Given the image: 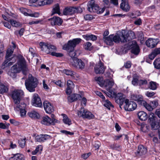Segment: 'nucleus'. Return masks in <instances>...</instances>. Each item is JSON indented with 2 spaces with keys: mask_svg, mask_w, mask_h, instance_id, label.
Here are the masks:
<instances>
[{
  "mask_svg": "<svg viewBox=\"0 0 160 160\" xmlns=\"http://www.w3.org/2000/svg\"><path fill=\"white\" fill-rule=\"evenodd\" d=\"M81 41V39L77 38L73 39L72 40L69 41L67 43L64 45L63 48L68 52L69 55L71 57L72 59L71 61H72V59L75 58L76 56V53L74 51V48L76 46L79 44Z\"/></svg>",
  "mask_w": 160,
  "mask_h": 160,
  "instance_id": "f257e3e1",
  "label": "nucleus"
},
{
  "mask_svg": "<svg viewBox=\"0 0 160 160\" xmlns=\"http://www.w3.org/2000/svg\"><path fill=\"white\" fill-rule=\"evenodd\" d=\"M38 83L37 78L32 74H29L28 78L25 82V84L26 89L29 92H32L35 91V88L37 86Z\"/></svg>",
  "mask_w": 160,
  "mask_h": 160,
  "instance_id": "f03ea898",
  "label": "nucleus"
},
{
  "mask_svg": "<svg viewBox=\"0 0 160 160\" xmlns=\"http://www.w3.org/2000/svg\"><path fill=\"white\" fill-rule=\"evenodd\" d=\"M22 70L23 71L27 70L26 62L23 58L20 59L18 64H15L11 68V71L12 72L16 73L19 72Z\"/></svg>",
  "mask_w": 160,
  "mask_h": 160,
  "instance_id": "7ed1b4c3",
  "label": "nucleus"
},
{
  "mask_svg": "<svg viewBox=\"0 0 160 160\" xmlns=\"http://www.w3.org/2000/svg\"><path fill=\"white\" fill-rule=\"evenodd\" d=\"M87 10L90 12H96L100 14L102 13L105 10V8H100L98 5L96 4L94 0L89 1L87 4Z\"/></svg>",
  "mask_w": 160,
  "mask_h": 160,
  "instance_id": "20e7f679",
  "label": "nucleus"
},
{
  "mask_svg": "<svg viewBox=\"0 0 160 160\" xmlns=\"http://www.w3.org/2000/svg\"><path fill=\"white\" fill-rule=\"evenodd\" d=\"M120 41L122 42H125L135 38L134 32L131 31L128 32L123 30L121 34H119Z\"/></svg>",
  "mask_w": 160,
  "mask_h": 160,
  "instance_id": "39448f33",
  "label": "nucleus"
},
{
  "mask_svg": "<svg viewBox=\"0 0 160 160\" xmlns=\"http://www.w3.org/2000/svg\"><path fill=\"white\" fill-rule=\"evenodd\" d=\"M13 52V49H8L6 56V60L2 64L3 66L5 67L11 66L13 63L16 62L17 59V57H13L11 58H9L12 55Z\"/></svg>",
  "mask_w": 160,
  "mask_h": 160,
  "instance_id": "423d86ee",
  "label": "nucleus"
},
{
  "mask_svg": "<svg viewBox=\"0 0 160 160\" xmlns=\"http://www.w3.org/2000/svg\"><path fill=\"white\" fill-rule=\"evenodd\" d=\"M120 39L119 35L114 36L112 34L106 37L103 38V40L107 45H112L113 44V42L116 43H119L120 41Z\"/></svg>",
  "mask_w": 160,
  "mask_h": 160,
  "instance_id": "0eeeda50",
  "label": "nucleus"
},
{
  "mask_svg": "<svg viewBox=\"0 0 160 160\" xmlns=\"http://www.w3.org/2000/svg\"><path fill=\"white\" fill-rule=\"evenodd\" d=\"M70 64L77 69L82 70L86 67V63L80 59L76 58L72 59L70 62Z\"/></svg>",
  "mask_w": 160,
  "mask_h": 160,
  "instance_id": "6e6552de",
  "label": "nucleus"
},
{
  "mask_svg": "<svg viewBox=\"0 0 160 160\" xmlns=\"http://www.w3.org/2000/svg\"><path fill=\"white\" fill-rule=\"evenodd\" d=\"M83 11L80 7L66 8L63 10L64 15H71L75 13H81Z\"/></svg>",
  "mask_w": 160,
  "mask_h": 160,
  "instance_id": "1a4fd4ad",
  "label": "nucleus"
},
{
  "mask_svg": "<svg viewBox=\"0 0 160 160\" xmlns=\"http://www.w3.org/2000/svg\"><path fill=\"white\" fill-rule=\"evenodd\" d=\"M124 108L126 111H131L134 110L137 108V105L134 101H129L128 99H126L125 101Z\"/></svg>",
  "mask_w": 160,
  "mask_h": 160,
  "instance_id": "9d476101",
  "label": "nucleus"
},
{
  "mask_svg": "<svg viewBox=\"0 0 160 160\" xmlns=\"http://www.w3.org/2000/svg\"><path fill=\"white\" fill-rule=\"evenodd\" d=\"M24 92L21 90H17L12 92V98L14 103L20 102L21 97L23 95Z\"/></svg>",
  "mask_w": 160,
  "mask_h": 160,
  "instance_id": "9b49d317",
  "label": "nucleus"
},
{
  "mask_svg": "<svg viewBox=\"0 0 160 160\" xmlns=\"http://www.w3.org/2000/svg\"><path fill=\"white\" fill-rule=\"evenodd\" d=\"M77 114L79 117H82L89 119H92L94 117V115L91 112L84 110L83 108H81L80 110L78 111Z\"/></svg>",
  "mask_w": 160,
  "mask_h": 160,
  "instance_id": "f8f14e48",
  "label": "nucleus"
},
{
  "mask_svg": "<svg viewBox=\"0 0 160 160\" xmlns=\"http://www.w3.org/2000/svg\"><path fill=\"white\" fill-rule=\"evenodd\" d=\"M114 84V82L112 79H106L104 80V87L111 94L113 95L115 94V92L113 91L112 88Z\"/></svg>",
  "mask_w": 160,
  "mask_h": 160,
  "instance_id": "ddd939ff",
  "label": "nucleus"
},
{
  "mask_svg": "<svg viewBox=\"0 0 160 160\" xmlns=\"http://www.w3.org/2000/svg\"><path fill=\"white\" fill-rule=\"evenodd\" d=\"M31 103L32 106L36 107L41 108L42 107L41 99L37 94H34L33 95Z\"/></svg>",
  "mask_w": 160,
  "mask_h": 160,
  "instance_id": "4468645a",
  "label": "nucleus"
},
{
  "mask_svg": "<svg viewBox=\"0 0 160 160\" xmlns=\"http://www.w3.org/2000/svg\"><path fill=\"white\" fill-rule=\"evenodd\" d=\"M51 118L48 116H46L43 118L42 123L45 125H54L55 123L57 122L58 120L52 117Z\"/></svg>",
  "mask_w": 160,
  "mask_h": 160,
  "instance_id": "2eb2a0df",
  "label": "nucleus"
},
{
  "mask_svg": "<svg viewBox=\"0 0 160 160\" xmlns=\"http://www.w3.org/2000/svg\"><path fill=\"white\" fill-rule=\"evenodd\" d=\"M105 68L103 63L100 60L99 62L95 65L94 69L96 73L102 74L104 73Z\"/></svg>",
  "mask_w": 160,
  "mask_h": 160,
  "instance_id": "dca6fc26",
  "label": "nucleus"
},
{
  "mask_svg": "<svg viewBox=\"0 0 160 160\" xmlns=\"http://www.w3.org/2000/svg\"><path fill=\"white\" fill-rule=\"evenodd\" d=\"M129 44L132 46L131 48L132 53L135 55H138L140 52V49L136 41L135 40L129 42Z\"/></svg>",
  "mask_w": 160,
  "mask_h": 160,
  "instance_id": "f3484780",
  "label": "nucleus"
},
{
  "mask_svg": "<svg viewBox=\"0 0 160 160\" xmlns=\"http://www.w3.org/2000/svg\"><path fill=\"white\" fill-rule=\"evenodd\" d=\"M48 50L49 52L48 54H50L53 56H55L57 57H60L63 56V54L62 53H57L53 52L54 50L56 49V47L55 46L48 43Z\"/></svg>",
  "mask_w": 160,
  "mask_h": 160,
  "instance_id": "a211bd4d",
  "label": "nucleus"
},
{
  "mask_svg": "<svg viewBox=\"0 0 160 160\" xmlns=\"http://www.w3.org/2000/svg\"><path fill=\"white\" fill-rule=\"evenodd\" d=\"M43 107L46 113H51L54 111L52 105L48 101H45L43 102Z\"/></svg>",
  "mask_w": 160,
  "mask_h": 160,
  "instance_id": "6ab92c4d",
  "label": "nucleus"
},
{
  "mask_svg": "<svg viewBox=\"0 0 160 160\" xmlns=\"http://www.w3.org/2000/svg\"><path fill=\"white\" fill-rule=\"evenodd\" d=\"M116 102L119 105L120 107L121 108L122 106L125 101V99L123 96V94L121 93H119L117 94L115 98Z\"/></svg>",
  "mask_w": 160,
  "mask_h": 160,
  "instance_id": "aec40b11",
  "label": "nucleus"
},
{
  "mask_svg": "<svg viewBox=\"0 0 160 160\" xmlns=\"http://www.w3.org/2000/svg\"><path fill=\"white\" fill-rule=\"evenodd\" d=\"M48 20L51 21V24L52 26L56 25L60 26L62 22V19L58 17H53L52 18L49 19Z\"/></svg>",
  "mask_w": 160,
  "mask_h": 160,
  "instance_id": "412c9836",
  "label": "nucleus"
},
{
  "mask_svg": "<svg viewBox=\"0 0 160 160\" xmlns=\"http://www.w3.org/2000/svg\"><path fill=\"white\" fill-rule=\"evenodd\" d=\"M147 151L146 148L142 145H140L138 146V150L135 152V154L136 156H139L145 154Z\"/></svg>",
  "mask_w": 160,
  "mask_h": 160,
  "instance_id": "4be33fe9",
  "label": "nucleus"
},
{
  "mask_svg": "<svg viewBox=\"0 0 160 160\" xmlns=\"http://www.w3.org/2000/svg\"><path fill=\"white\" fill-rule=\"evenodd\" d=\"M51 138V136L47 134H40L36 136L35 140L38 142H43Z\"/></svg>",
  "mask_w": 160,
  "mask_h": 160,
  "instance_id": "5701e85b",
  "label": "nucleus"
},
{
  "mask_svg": "<svg viewBox=\"0 0 160 160\" xmlns=\"http://www.w3.org/2000/svg\"><path fill=\"white\" fill-rule=\"evenodd\" d=\"M29 2L31 3L38 2V5L41 6L45 5L50 4L52 2V0H29Z\"/></svg>",
  "mask_w": 160,
  "mask_h": 160,
  "instance_id": "b1692460",
  "label": "nucleus"
},
{
  "mask_svg": "<svg viewBox=\"0 0 160 160\" xmlns=\"http://www.w3.org/2000/svg\"><path fill=\"white\" fill-rule=\"evenodd\" d=\"M158 40L149 38L146 42V45L149 48H152L155 47L158 43Z\"/></svg>",
  "mask_w": 160,
  "mask_h": 160,
  "instance_id": "393cba45",
  "label": "nucleus"
},
{
  "mask_svg": "<svg viewBox=\"0 0 160 160\" xmlns=\"http://www.w3.org/2000/svg\"><path fill=\"white\" fill-rule=\"evenodd\" d=\"M82 97L81 95L78 94H73L68 96V101L72 102L78 100H80Z\"/></svg>",
  "mask_w": 160,
  "mask_h": 160,
  "instance_id": "a878e982",
  "label": "nucleus"
},
{
  "mask_svg": "<svg viewBox=\"0 0 160 160\" xmlns=\"http://www.w3.org/2000/svg\"><path fill=\"white\" fill-rule=\"evenodd\" d=\"M67 88L66 92L67 94L70 95L72 92V90L74 87L73 82L71 80H68L67 82Z\"/></svg>",
  "mask_w": 160,
  "mask_h": 160,
  "instance_id": "bb28decb",
  "label": "nucleus"
},
{
  "mask_svg": "<svg viewBox=\"0 0 160 160\" xmlns=\"http://www.w3.org/2000/svg\"><path fill=\"white\" fill-rule=\"evenodd\" d=\"M131 98L132 100L137 101L138 103L140 105L142 101L144 100L142 96L141 95H138L136 94H133L131 96Z\"/></svg>",
  "mask_w": 160,
  "mask_h": 160,
  "instance_id": "cd10ccee",
  "label": "nucleus"
},
{
  "mask_svg": "<svg viewBox=\"0 0 160 160\" xmlns=\"http://www.w3.org/2000/svg\"><path fill=\"white\" fill-rule=\"evenodd\" d=\"M120 8L123 11L127 12L129 11L130 7L126 0H122V2L120 4Z\"/></svg>",
  "mask_w": 160,
  "mask_h": 160,
  "instance_id": "c85d7f7f",
  "label": "nucleus"
},
{
  "mask_svg": "<svg viewBox=\"0 0 160 160\" xmlns=\"http://www.w3.org/2000/svg\"><path fill=\"white\" fill-rule=\"evenodd\" d=\"M138 118L141 121H145L148 118L147 114L143 111H141L138 114Z\"/></svg>",
  "mask_w": 160,
  "mask_h": 160,
  "instance_id": "c756f323",
  "label": "nucleus"
},
{
  "mask_svg": "<svg viewBox=\"0 0 160 160\" xmlns=\"http://www.w3.org/2000/svg\"><path fill=\"white\" fill-rule=\"evenodd\" d=\"M40 46L41 47V48L42 51L44 52H45L47 53H49V52H48V43H45L43 42H40Z\"/></svg>",
  "mask_w": 160,
  "mask_h": 160,
  "instance_id": "7c9ffc66",
  "label": "nucleus"
},
{
  "mask_svg": "<svg viewBox=\"0 0 160 160\" xmlns=\"http://www.w3.org/2000/svg\"><path fill=\"white\" fill-rule=\"evenodd\" d=\"M83 37L87 41L91 40L92 41H94L96 40L97 39V37L92 34H87L86 35H83Z\"/></svg>",
  "mask_w": 160,
  "mask_h": 160,
  "instance_id": "2f4dec72",
  "label": "nucleus"
},
{
  "mask_svg": "<svg viewBox=\"0 0 160 160\" xmlns=\"http://www.w3.org/2000/svg\"><path fill=\"white\" fill-rule=\"evenodd\" d=\"M141 105L143 106L148 111H152L153 109L152 108V105L150 104H148L145 101H142Z\"/></svg>",
  "mask_w": 160,
  "mask_h": 160,
  "instance_id": "473e14b6",
  "label": "nucleus"
},
{
  "mask_svg": "<svg viewBox=\"0 0 160 160\" xmlns=\"http://www.w3.org/2000/svg\"><path fill=\"white\" fill-rule=\"evenodd\" d=\"M28 115L32 118H39V114L34 111H32L28 113Z\"/></svg>",
  "mask_w": 160,
  "mask_h": 160,
  "instance_id": "72a5a7b5",
  "label": "nucleus"
},
{
  "mask_svg": "<svg viewBox=\"0 0 160 160\" xmlns=\"http://www.w3.org/2000/svg\"><path fill=\"white\" fill-rule=\"evenodd\" d=\"M158 85V84L156 82L151 81L149 83L148 88L150 89L155 90L156 89Z\"/></svg>",
  "mask_w": 160,
  "mask_h": 160,
  "instance_id": "f704fd0d",
  "label": "nucleus"
},
{
  "mask_svg": "<svg viewBox=\"0 0 160 160\" xmlns=\"http://www.w3.org/2000/svg\"><path fill=\"white\" fill-rule=\"evenodd\" d=\"M62 116L63 117V122L65 124L70 125L71 124V120L65 114H62Z\"/></svg>",
  "mask_w": 160,
  "mask_h": 160,
  "instance_id": "c9c22d12",
  "label": "nucleus"
},
{
  "mask_svg": "<svg viewBox=\"0 0 160 160\" xmlns=\"http://www.w3.org/2000/svg\"><path fill=\"white\" fill-rule=\"evenodd\" d=\"M23 104H25L24 102H18L16 103H14V108L15 110L17 111H19L22 109V108L21 107L22 106Z\"/></svg>",
  "mask_w": 160,
  "mask_h": 160,
  "instance_id": "e433bc0d",
  "label": "nucleus"
},
{
  "mask_svg": "<svg viewBox=\"0 0 160 160\" xmlns=\"http://www.w3.org/2000/svg\"><path fill=\"white\" fill-rule=\"evenodd\" d=\"M55 13H57L58 14H60L59 6L58 4H57L54 6L52 9V15H53Z\"/></svg>",
  "mask_w": 160,
  "mask_h": 160,
  "instance_id": "4c0bfd02",
  "label": "nucleus"
},
{
  "mask_svg": "<svg viewBox=\"0 0 160 160\" xmlns=\"http://www.w3.org/2000/svg\"><path fill=\"white\" fill-rule=\"evenodd\" d=\"M63 72L66 75H70L71 77L74 76L75 72L71 69H65L63 70Z\"/></svg>",
  "mask_w": 160,
  "mask_h": 160,
  "instance_id": "58836bf2",
  "label": "nucleus"
},
{
  "mask_svg": "<svg viewBox=\"0 0 160 160\" xmlns=\"http://www.w3.org/2000/svg\"><path fill=\"white\" fill-rule=\"evenodd\" d=\"M8 91V88L7 87L3 84H0V93L7 92Z\"/></svg>",
  "mask_w": 160,
  "mask_h": 160,
  "instance_id": "ea45409f",
  "label": "nucleus"
},
{
  "mask_svg": "<svg viewBox=\"0 0 160 160\" xmlns=\"http://www.w3.org/2000/svg\"><path fill=\"white\" fill-rule=\"evenodd\" d=\"M104 100V106L108 108L109 110L110 109V107H113V106L111 102L108 100Z\"/></svg>",
  "mask_w": 160,
  "mask_h": 160,
  "instance_id": "a19ab883",
  "label": "nucleus"
},
{
  "mask_svg": "<svg viewBox=\"0 0 160 160\" xmlns=\"http://www.w3.org/2000/svg\"><path fill=\"white\" fill-rule=\"evenodd\" d=\"M153 65L155 68L160 69V58L156 59L153 62Z\"/></svg>",
  "mask_w": 160,
  "mask_h": 160,
  "instance_id": "79ce46f5",
  "label": "nucleus"
},
{
  "mask_svg": "<svg viewBox=\"0 0 160 160\" xmlns=\"http://www.w3.org/2000/svg\"><path fill=\"white\" fill-rule=\"evenodd\" d=\"M8 22H10L11 24L13 27H18L20 25V24L19 22L13 19H9L8 21Z\"/></svg>",
  "mask_w": 160,
  "mask_h": 160,
  "instance_id": "37998d69",
  "label": "nucleus"
},
{
  "mask_svg": "<svg viewBox=\"0 0 160 160\" xmlns=\"http://www.w3.org/2000/svg\"><path fill=\"white\" fill-rule=\"evenodd\" d=\"M84 48L86 50L90 51L92 49V44L90 42H87L84 45Z\"/></svg>",
  "mask_w": 160,
  "mask_h": 160,
  "instance_id": "c03bdc74",
  "label": "nucleus"
},
{
  "mask_svg": "<svg viewBox=\"0 0 160 160\" xmlns=\"http://www.w3.org/2000/svg\"><path fill=\"white\" fill-rule=\"evenodd\" d=\"M139 77L138 76H134L132 80V84L134 86H137L138 84Z\"/></svg>",
  "mask_w": 160,
  "mask_h": 160,
  "instance_id": "a18cd8bd",
  "label": "nucleus"
},
{
  "mask_svg": "<svg viewBox=\"0 0 160 160\" xmlns=\"http://www.w3.org/2000/svg\"><path fill=\"white\" fill-rule=\"evenodd\" d=\"M15 157L16 158V160H24L25 159L24 156L19 153L15 154Z\"/></svg>",
  "mask_w": 160,
  "mask_h": 160,
  "instance_id": "49530a36",
  "label": "nucleus"
},
{
  "mask_svg": "<svg viewBox=\"0 0 160 160\" xmlns=\"http://www.w3.org/2000/svg\"><path fill=\"white\" fill-rule=\"evenodd\" d=\"M26 138H25L23 139H21L18 141L19 145L22 148H23L24 147L26 142Z\"/></svg>",
  "mask_w": 160,
  "mask_h": 160,
  "instance_id": "de8ad7c7",
  "label": "nucleus"
},
{
  "mask_svg": "<svg viewBox=\"0 0 160 160\" xmlns=\"http://www.w3.org/2000/svg\"><path fill=\"white\" fill-rule=\"evenodd\" d=\"M26 105L25 104H23L21 107L22 109L20 110L21 116H24L26 114V112L25 110Z\"/></svg>",
  "mask_w": 160,
  "mask_h": 160,
  "instance_id": "09e8293b",
  "label": "nucleus"
},
{
  "mask_svg": "<svg viewBox=\"0 0 160 160\" xmlns=\"http://www.w3.org/2000/svg\"><path fill=\"white\" fill-rule=\"evenodd\" d=\"M20 12L23 13L25 16H29V13H28L27 12H28V10L23 8H20L19 9Z\"/></svg>",
  "mask_w": 160,
  "mask_h": 160,
  "instance_id": "8fccbe9b",
  "label": "nucleus"
},
{
  "mask_svg": "<svg viewBox=\"0 0 160 160\" xmlns=\"http://www.w3.org/2000/svg\"><path fill=\"white\" fill-rule=\"evenodd\" d=\"M150 104L152 105L153 109L156 108L158 105V101L157 100H155L151 102Z\"/></svg>",
  "mask_w": 160,
  "mask_h": 160,
  "instance_id": "3c124183",
  "label": "nucleus"
},
{
  "mask_svg": "<svg viewBox=\"0 0 160 160\" xmlns=\"http://www.w3.org/2000/svg\"><path fill=\"white\" fill-rule=\"evenodd\" d=\"M110 148L113 149L119 150L120 148V146L116 144H114L110 146Z\"/></svg>",
  "mask_w": 160,
  "mask_h": 160,
  "instance_id": "603ef678",
  "label": "nucleus"
},
{
  "mask_svg": "<svg viewBox=\"0 0 160 160\" xmlns=\"http://www.w3.org/2000/svg\"><path fill=\"white\" fill-rule=\"evenodd\" d=\"M148 82L145 79H140L139 80L138 82V85L141 86L143 85H146L147 84Z\"/></svg>",
  "mask_w": 160,
  "mask_h": 160,
  "instance_id": "864d4df0",
  "label": "nucleus"
},
{
  "mask_svg": "<svg viewBox=\"0 0 160 160\" xmlns=\"http://www.w3.org/2000/svg\"><path fill=\"white\" fill-rule=\"evenodd\" d=\"M60 132L63 134H64L66 135H70L72 136L74 134L73 132H71L65 130H61L60 131Z\"/></svg>",
  "mask_w": 160,
  "mask_h": 160,
  "instance_id": "5fc2aeb1",
  "label": "nucleus"
},
{
  "mask_svg": "<svg viewBox=\"0 0 160 160\" xmlns=\"http://www.w3.org/2000/svg\"><path fill=\"white\" fill-rule=\"evenodd\" d=\"M151 126L152 129L153 130H156L157 129H158L159 127H158V125L155 122H152L151 123Z\"/></svg>",
  "mask_w": 160,
  "mask_h": 160,
  "instance_id": "6e6d98bb",
  "label": "nucleus"
},
{
  "mask_svg": "<svg viewBox=\"0 0 160 160\" xmlns=\"http://www.w3.org/2000/svg\"><path fill=\"white\" fill-rule=\"evenodd\" d=\"M84 18L85 20H91L93 19V17L92 15L87 14L84 16Z\"/></svg>",
  "mask_w": 160,
  "mask_h": 160,
  "instance_id": "4d7b16f0",
  "label": "nucleus"
},
{
  "mask_svg": "<svg viewBox=\"0 0 160 160\" xmlns=\"http://www.w3.org/2000/svg\"><path fill=\"white\" fill-rule=\"evenodd\" d=\"M155 94L154 92H152L148 91L146 92L145 95L148 97H151L153 96Z\"/></svg>",
  "mask_w": 160,
  "mask_h": 160,
  "instance_id": "13d9d810",
  "label": "nucleus"
},
{
  "mask_svg": "<svg viewBox=\"0 0 160 160\" xmlns=\"http://www.w3.org/2000/svg\"><path fill=\"white\" fill-rule=\"evenodd\" d=\"M101 145V143L98 141H97L95 142L94 144V146L95 148H96V149H98L100 146Z\"/></svg>",
  "mask_w": 160,
  "mask_h": 160,
  "instance_id": "bf43d9fd",
  "label": "nucleus"
},
{
  "mask_svg": "<svg viewBox=\"0 0 160 160\" xmlns=\"http://www.w3.org/2000/svg\"><path fill=\"white\" fill-rule=\"evenodd\" d=\"M91 154L90 152H89L88 153H84L82 155L81 157L84 159H86Z\"/></svg>",
  "mask_w": 160,
  "mask_h": 160,
  "instance_id": "052dcab7",
  "label": "nucleus"
},
{
  "mask_svg": "<svg viewBox=\"0 0 160 160\" xmlns=\"http://www.w3.org/2000/svg\"><path fill=\"white\" fill-rule=\"evenodd\" d=\"M105 75L106 77L108 78V79H112V75L109 72H107L105 73Z\"/></svg>",
  "mask_w": 160,
  "mask_h": 160,
  "instance_id": "680f3d73",
  "label": "nucleus"
},
{
  "mask_svg": "<svg viewBox=\"0 0 160 160\" xmlns=\"http://www.w3.org/2000/svg\"><path fill=\"white\" fill-rule=\"evenodd\" d=\"M96 93L97 95L101 98L103 100H105V97L101 92L99 91H97Z\"/></svg>",
  "mask_w": 160,
  "mask_h": 160,
  "instance_id": "e2e57ef3",
  "label": "nucleus"
},
{
  "mask_svg": "<svg viewBox=\"0 0 160 160\" xmlns=\"http://www.w3.org/2000/svg\"><path fill=\"white\" fill-rule=\"evenodd\" d=\"M29 52L30 54H31V57L32 58L34 57L35 52L34 50L32 48H29Z\"/></svg>",
  "mask_w": 160,
  "mask_h": 160,
  "instance_id": "0e129e2a",
  "label": "nucleus"
},
{
  "mask_svg": "<svg viewBox=\"0 0 160 160\" xmlns=\"http://www.w3.org/2000/svg\"><path fill=\"white\" fill-rule=\"evenodd\" d=\"M156 55L155 53H153V52L152 51V53L149 55V58L151 60H153L156 57Z\"/></svg>",
  "mask_w": 160,
  "mask_h": 160,
  "instance_id": "69168bd1",
  "label": "nucleus"
},
{
  "mask_svg": "<svg viewBox=\"0 0 160 160\" xmlns=\"http://www.w3.org/2000/svg\"><path fill=\"white\" fill-rule=\"evenodd\" d=\"M16 73L15 72H12V71H10V72H9L8 73V74L12 78H15L16 77Z\"/></svg>",
  "mask_w": 160,
  "mask_h": 160,
  "instance_id": "338daca9",
  "label": "nucleus"
},
{
  "mask_svg": "<svg viewBox=\"0 0 160 160\" xmlns=\"http://www.w3.org/2000/svg\"><path fill=\"white\" fill-rule=\"evenodd\" d=\"M153 51V53H155L156 56L160 54V48H156Z\"/></svg>",
  "mask_w": 160,
  "mask_h": 160,
  "instance_id": "774afa93",
  "label": "nucleus"
}]
</instances>
